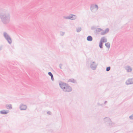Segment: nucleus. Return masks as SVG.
I'll return each mask as SVG.
<instances>
[{
  "label": "nucleus",
  "instance_id": "nucleus-1",
  "mask_svg": "<svg viewBox=\"0 0 133 133\" xmlns=\"http://www.w3.org/2000/svg\"><path fill=\"white\" fill-rule=\"evenodd\" d=\"M59 85L60 87L65 92H69L72 90L71 88L65 83L61 82L59 84Z\"/></svg>",
  "mask_w": 133,
  "mask_h": 133
},
{
  "label": "nucleus",
  "instance_id": "nucleus-2",
  "mask_svg": "<svg viewBox=\"0 0 133 133\" xmlns=\"http://www.w3.org/2000/svg\"><path fill=\"white\" fill-rule=\"evenodd\" d=\"M106 42V40L104 38H103L101 39V41L99 44V46L101 48H102V44L104 42Z\"/></svg>",
  "mask_w": 133,
  "mask_h": 133
},
{
  "label": "nucleus",
  "instance_id": "nucleus-3",
  "mask_svg": "<svg viewBox=\"0 0 133 133\" xmlns=\"http://www.w3.org/2000/svg\"><path fill=\"white\" fill-rule=\"evenodd\" d=\"M8 112L9 111H8L5 110H3L0 111L1 113L2 114H5L8 113Z\"/></svg>",
  "mask_w": 133,
  "mask_h": 133
},
{
  "label": "nucleus",
  "instance_id": "nucleus-4",
  "mask_svg": "<svg viewBox=\"0 0 133 133\" xmlns=\"http://www.w3.org/2000/svg\"><path fill=\"white\" fill-rule=\"evenodd\" d=\"M126 69L127 70V72H131L132 70L130 66H128L126 67Z\"/></svg>",
  "mask_w": 133,
  "mask_h": 133
},
{
  "label": "nucleus",
  "instance_id": "nucleus-5",
  "mask_svg": "<svg viewBox=\"0 0 133 133\" xmlns=\"http://www.w3.org/2000/svg\"><path fill=\"white\" fill-rule=\"evenodd\" d=\"M20 108L22 110H24L26 109V106L25 105H22L21 106Z\"/></svg>",
  "mask_w": 133,
  "mask_h": 133
},
{
  "label": "nucleus",
  "instance_id": "nucleus-6",
  "mask_svg": "<svg viewBox=\"0 0 133 133\" xmlns=\"http://www.w3.org/2000/svg\"><path fill=\"white\" fill-rule=\"evenodd\" d=\"M6 107L8 109H11L12 108V106L10 104L6 105Z\"/></svg>",
  "mask_w": 133,
  "mask_h": 133
},
{
  "label": "nucleus",
  "instance_id": "nucleus-7",
  "mask_svg": "<svg viewBox=\"0 0 133 133\" xmlns=\"http://www.w3.org/2000/svg\"><path fill=\"white\" fill-rule=\"evenodd\" d=\"M87 39L89 41H91L92 40V38L91 36H89L87 37Z\"/></svg>",
  "mask_w": 133,
  "mask_h": 133
},
{
  "label": "nucleus",
  "instance_id": "nucleus-8",
  "mask_svg": "<svg viewBox=\"0 0 133 133\" xmlns=\"http://www.w3.org/2000/svg\"><path fill=\"white\" fill-rule=\"evenodd\" d=\"M48 74L49 75L51 76V78L52 80H53L54 79L53 76L51 72H49L48 73Z\"/></svg>",
  "mask_w": 133,
  "mask_h": 133
},
{
  "label": "nucleus",
  "instance_id": "nucleus-9",
  "mask_svg": "<svg viewBox=\"0 0 133 133\" xmlns=\"http://www.w3.org/2000/svg\"><path fill=\"white\" fill-rule=\"evenodd\" d=\"M105 45L108 47H109L110 46V44L108 43L105 44Z\"/></svg>",
  "mask_w": 133,
  "mask_h": 133
},
{
  "label": "nucleus",
  "instance_id": "nucleus-10",
  "mask_svg": "<svg viewBox=\"0 0 133 133\" xmlns=\"http://www.w3.org/2000/svg\"><path fill=\"white\" fill-rule=\"evenodd\" d=\"M7 40L9 43H11V39L10 38H8Z\"/></svg>",
  "mask_w": 133,
  "mask_h": 133
},
{
  "label": "nucleus",
  "instance_id": "nucleus-11",
  "mask_svg": "<svg viewBox=\"0 0 133 133\" xmlns=\"http://www.w3.org/2000/svg\"><path fill=\"white\" fill-rule=\"evenodd\" d=\"M110 67H108L107 68H106V70L107 71H108L110 70Z\"/></svg>",
  "mask_w": 133,
  "mask_h": 133
},
{
  "label": "nucleus",
  "instance_id": "nucleus-12",
  "mask_svg": "<svg viewBox=\"0 0 133 133\" xmlns=\"http://www.w3.org/2000/svg\"><path fill=\"white\" fill-rule=\"evenodd\" d=\"M69 81L71 82H74V80L73 79H69Z\"/></svg>",
  "mask_w": 133,
  "mask_h": 133
},
{
  "label": "nucleus",
  "instance_id": "nucleus-13",
  "mask_svg": "<svg viewBox=\"0 0 133 133\" xmlns=\"http://www.w3.org/2000/svg\"><path fill=\"white\" fill-rule=\"evenodd\" d=\"M81 30V29H77V32H79V31H80Z\"/></svg>",
  "mask_w": 133,
  "mask_h": 133
},
{
  "label": "nucleus",
  "instance_id": "nucleus-14",
  "mask_svg": "<svg viewBox=\"0 0 133 133\" xmlns=\"http://www.w3.org/2000/svg\"><path fill=\"white\" fill-rule=\"evenodd\" d=\"M129 80L128 81H127L126 83H127V84H130L129 83Z\"/></svg>",
  "mask_w": 133,
  "mask_h": 133
},
{
  "label": "nucleus",
  "instance_id": "nucleus-15",
  "mask_svg": "<svg viewBox=\"0 0 133 133\" xmlns=\"http://www.w3.org/2000/svg\"><path fill=\"white\" fill-rule=\"evenodd\" d=\"M96 6V7H97V8H98V7H97V6Z\"/></svg>",
  "mask_w": 133,
  "mask_h": 133
}]
</instances>
